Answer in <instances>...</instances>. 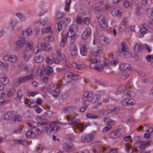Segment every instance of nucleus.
I'll return each mask as SVG.
<instances>
[{
	"instance_id": "nucleus-1",
	"label": "nucleus",
	"mask_w": 153,
	"mask_h": 153,
	"mask_svg": "<svg viewBox=\"0 0 153 153\" xmlns=\"http://www.w3.org/2000/svg\"><path fill=\"white\" fill-rule=\"evenodd\" d=\"M103 51V48L100 44L98 45V49L96 51L92 50L91 51V59L92 61L90 63V66L94 69L98 71L101 72L103 71L104 68L102 67L98 66L97 63L100 62V57L99 54L102 53Z\"/></svg>"
},
{
	"instance_id": "nucleus-2",
	"label": "nucleus",
	"mask_w": 153,
	"mask_h": 153,
	"mask_svg": "<svg viewBox=\"0 0 153 153\" xmlns=\"http://www.w3.org/2000/svg\"><path fill=\"white\" fill-rule=\"evenodd\" d=\"M56 56L53 58L54 63L57 64H61L65 62V58L64 54L61 52L60 49H57L56 51Z\"/></svg>"
},
{
	"instance_id": "nucleus-3",
	"label": "nucleus",
	"mask_w": 153,
	"mask_h": 153,
	"mask_svg": "<svg viewBox=\"0 0 153 153\" xmlns=\"http://www.w3.org/2000/svg\"><path fill=\"white\" fill-rule=\"evenodd\" d=\"M60 122L58 121H55L50 123L49 126L45 129L46 133L49 134L51 132H55L59 130L60 127L59 126H57V124H60Z\"/></svg>"
},
{
	"instance_id": "nucleus-4",
	"label": "nucleus",
	"mask_w": 153,
	"mask_h": 153,
	"mask_svg": "<svg viewBox=\"0 0 153 153\" xmlns=\"http://www.w3.org/2000/svg\"><path fill=\"white\" fill-rule=\"evenodd\" d=\"M40 133V130L38 128L34 127L28 130L26 134V136L27 138H28L31 137L34 138L39 135Z\"/></svg>"
},
{
	"instance_id": "nucleus-5",
	"label": "nucleus",
	"mask_w": 153,
	"mask_h": 153,
	"mask_svg": "<svg viewBox=\"0 0 153 153\" xmlns=\"http://www.w3.org/2000/svg\"><path fill=\"white\" fill-rule=\"evenodd\" d=\"M152 144V142L151 141L138 142L135 143L134 147L135 149L138 148L140 150H143L147 146H150Z\"/></svg>"
},
{
	"instance_id": "nucleus-6",
	"label": "nucleus",
	"mask_w": 153,
	"mask_h": 153,
	"mask_svg": "<svg viewBox=\"0 0 153 153\" xmlns=\"http://www.w3.org/2000/svg\"><path fill=\"white\" fill-rule=\"evenodd\" d=\"M33 79V75L31 74L26 76L18 78L14 82L15 85L17 86L22 82H25Z\"/></svg>"
},
{
	"instance_id": "nucleus-7",
	"label": "nucleus",
	"mask_w": 153,
	"mask_h": 153,
	"mask_svg": "<svg viewBox=\"0 0 153 153\" xmlns=\"http://www.w3.org/2000/svg\"><path fill=\"white\" fill-rule=\"evenodd\" d=\"M20 38V40L16 42V47L14 48L15 51L16 52L19 51L20 49L23 48L25 45V38H24V37L21 36Z\"/></svg>"
},
{
	"instance_id": "nucleus-8",
	"label": "nucleus",
	"mask_w": 153,
	"mask_h": 153,
	"mask_svg": "<svg viewBox=\"0 0 153 153\" xmlns=\"http://www.w3.org/2000/svg\"><path fill=\"white\" fill-rule=\"evenodd\" d=\"M94 139V136L91 134H85L81 137V142L82 143H87L92 141Z\"/></svg>"
},
{
	"instance_id": "nucleus-9",
	"label": "nucleus",
	"mask_w": 153,
	"mask_h": 153,
	"mask_svg": "<svg viewBox=\"0 0 153 153\" xmlns=\"http://www.w3.org/2000/svg\"><path fill=\"white\" fill-rule=\"evenodd\" d=\"M3 59L6 61H8L11 63H14L17 61V56L14 55H6L4 56Z\"/></svg>"
},
{
	"instance_id": "nucleus-10",
	"label": "nucleus",
	"mask_w": 153,
	"mask_h": 153,
	"mask_svg": "<svg viewBox=\"0 0 153 153\" xmlns=\"http://www.w3.org/2000/svg\"><path fill=\"white\" fill-rule=\"evenodd\" d=\"M15 112L13 111L5 113L3 116V119L5 120H11L15 116Z\"/></svg>"
},
{
	"instance_id": "nucleus-11",
	"label": "nucleus",
	"mask_w": 153,
	"mask_h": 153,
	"mask_svg": "<svg viewBox=\"0 0 153 153\" xmlns=\"http://www.w3.org/2000/svg\"><path fill=\"white\" fill-rule=\"evenodd\" d=\"M38 119L39 121L36 123V125L38 127L42 125L47 124L49 123L48 121L44 117H39L38 118Z\"/></svg>"
},
{
	"instance_id": "nucleus-12",
	"label": "nucleus",
	"mask_w": 153,
	"mask_h": 153,
	"mask_svg": "<svg viewBox=\"0 0 153 153\" xmlns=\"http://www.w3.org/2000/svg\"><path fill=\"white\" fill-rule=\"evenodd\" d=\"M77 29V26L75 25H73L70 26L68 31L67 36L68 37H71L72 36L76 35L75 34L74 31Z\"/></svg>"
},
{
	"instance_id": "nucleus-13",
	"label": "nucleus",
	"mask_w": 153,
	"mask_h": 153,
	"mask_svg": "<svg viewBox=\"0 0 153 153\" xmlns=\"http://www.w3.org/2000/svg\"><path fill=\"white\" fill-rule=\"evenodd\" d=\"M65 76L72 80H76L78 78L77 75L74 74L70 72H66L65 74Z\"/></svg>"
},
{
	"instance_id": "nucleus-14",
	"label": "nucleus",
	"mask_w": 153,
	"mask_h": 153,
	"mask_svg": "<svg viewBox=\"0 0 153 153\" xmlns=\"http://www.w3.org/2000/svg\"><path fill=\"white\" fill-rule=\"evenodd\" d=\"M120 68L122 71H131V67L129 64L123 63L120 65Z\"/></svg>"
},
{
	"instance_id": "nucleus-15",
	"label": "nucleus",
	"mask_w": 153,
	"mask_h": 153,
	"mask_svg": "<svg viewBox=\"0 0 153 153\" xmlns=\"http://www.w3.org/2000/svg\"><path fill=\"white\" fill-rule=\"evenodd\" d=\"M98 22L101 27L103 28H106L107 27V24L104 17L98 18Z\"/></svg>"
},
{
	"instance_id": "nucleus-16",
	"label": "nucleus",
	"mask_w": 153,
	"mask_h": 153,
	"mask_svg": "<svg viewBox=\"0 0 153 153\" xmlns=\"http://www.w3.org/2000/svg\"><path fill=\"white\" fill-rule=\"evenodd\" d=\"M91 30L90 28H86L85 31L83 33L82 36V39H85L89 37L91 34Z\"/></svg>"
},
{
	"instance_id": "nucleus-17",
	"label": "nucleus",
	"mask_w": 153,
	"mask_h": 153,
	"mask_svg": "<svg viewBox=\"0 0 153 153\" xmlns=\"http://www.w3.org/2000/svg\"><path fill=\"white\" fill-rule=\"evenodd\" d=\"M33 31L31 28L27 29L25 31H23L22 32L21 36H23L24 38L25 37H28L29 36L31 35L32 34Z\"/></svg>"
},
{
	"instance_id": "nucleus-18",
	"label": "nucleus",
	"mask_w": 153,
	"mask_h": 153,
	"mask_svg": "<svg viewBox=\"0 0 153 153\" xmlns=\"http://www.w3.org/2000/svg\"><path fill=\"white\" fill-rule=\"evenodd\" d=\"M111 13L113 16L120 17L122 16V13L120 10L117 8L113 9L112 10Z\"/></svg>"
},
{
	"instance_id": "nucleus-19",
	"label": "nucleus",
	"mask_w": 153,
	"mask_h": 153,
	"mask_svg": "<svg viewBox=\"0 0 153 153\" xmlns=\"http://www.w3.org/2000/svg\"><path fill=\"white\" fill-rule=\"evenodd\" d=\"M44 71L45 73L48 75H51L53 74L52 68L49 65L46 66L45 68Z\"/></svg>"
},
{
	"instance_id": "nucleus-20",
	"label": "nucleus",
	"mask_w": 153,
	"mask_h": 153,
	"mask_svg": "<svg viewBox=\"0 0 153 153\" xmlns=\"http://www.w3.org/2000/svg\"><path fill=\"white\" fill-rule=\"evenodd\" d=\"M144 48V46L139 44H135L133 48L134 51L135 52H140L142 51Z\"/></svg>"
},
{
	"instance_id": "nucleus-21",
	"label": "nucleus",
	"mask_w": 153,
	"mask_h": 153,
	"mask_svg": "<svg viewBox=\"0 0 153 153\" xmlns=\"http://www.w3.org/2000/svg\"><path fill=\"white\" fill-rule=\"evenodd\" d=\"M120 133L118 131H113L109 134L110 137L113 139L118 138L120 137Z\"/></svg>"
},
{
	"instance_id": "nucleus-22",
	"label": "nucleus",
	"mask_w": 153,
	"mask_h": 153,
	"mask_svg": "<svg viewBox=\"0 0 153 153\" xmlns=\"http://www.w3.org/2000/svg\"><path fill=\"white\" fill-rule=\"evenodd\" d=\"M26 45L25 46V49L27 51H30L33 48V43L30 41H27L25 42Z\"/></svg>"
},
{
	"instance_id": "nucleus-23",
	"label": "nucleus",
	"mask_w": 153,
	"mask_h": 153,
	"mask_svg": "<svg viewBox=\"0 0 153 153\" xmlns=\"http://www.w3.org/2000/svg\"><path fill=\"white\" fill-rule=\"evenodd\" d=\"M148 27L146 24H143L140 29V32L142 34H145L147 33L148 32L147 29Z\"/></svg>"
},
{
	"instance_id": "nucleus-24",
	"label": "nucleus",
	"mask_w": 153,
	"mask_h": 153,
	"mask_svg": "<svg viewBox=\"0 0 153 153\" xmlns=\"http://www.w3.org/2000/svg\"><path fill=\"white\" fill-rule=\"evenodd\" d=\"M70 50L73 56H76L77 53V50L76 45L70 46Z\"/></svg>"
},
{
	"instance_id": "nucleus-25",
	"label": "nucleus",
	"mask_w": 153,
	"mask_h": 153,
	"mask_svg": "<svg viewBox=\"0 0 153 153\" xmlns=\"http://www.w3.org/2000/svg\"><path fill=\"white\" fill-rule=\"evenodd\" d=\"M125 150L128 153H132L134 152H135L131 146L128 144H125Z\"/></svg>"
},
{
	"instance_id": "nucleus-26",
	"label": "nucleus",
	"mask_w": 153,
	"mask_h": 153,
	"mask_svg": "<svg viewBox=\"0 0 153 153\" xmlns=\"http://www.w3.org/2000/svg\"><path fill=\"white\" fill-rule=\"evenodd\" d=\"M41 48L44 51H49L52 49L51 47L49 45L45 43H43L41 44Z\"/></svg>"
},
{
	"instance_id": "nucleus-27",
	"label": "nucleus",
	"mask_w": 153,
	"mask_h": 153,
	"mask_svg": "<svg viewBox=\"0 0 153 153\" xmlns=\"http://www.w3.org/2000/svg\"><path fill=\"white\" fill-rule=\"evenodd\" d=\"M94 12L97 15L99 16L101 15L102 13V9H101L99 7H94Z\"/></svg>"
},
{
	"instance_id": "nucleus-28",
	"label": "nucleus",
	"mask_w": 153,
	"mask_h": 153,
	"mask_svg": "<svg viewBox=\"0 0 153 153\" xmlns=\"http://www.w3.org/2000/svg\"><path fill=\"white\" fill-rule=\"evenodd\" d=\"M63 148L65 151H70L71 150L72 146L66 143H64L62 145Z\"/></svg>"
},
{
	"instance_id": "nucleus-29",
	"label": "nucleus",
	"mask_w": 153,
	"mask_h": 153,
	"mask_svg": "<svg viewBox=\"0 0 153 153\" xmlns=\"http://www.w3.org/2000/svg\"><path fill=\"white\" fill-rule=\"evenodd\" d=\"M60 91V90L59 88L58 87H56L53 90L52 94H52L53 96L56 97L59 94Z\"/></svg>"
},
{
	"instance_id": "nucleus-30",
	"label": "nucleus",
	"mask_w": 153,
	"mask_h": 153,
	"mask_svg": "<svg viewBox=\"0 0 153 153\" xmlns=\"http://www.w3.org/2000/svg\"><path fill=\"white\" fill-rule=\"evenodd\" d=\"M24 94V93L23 91L21 90L17 94V96L15 98L16 100L18 101L20 100L23 97Z\"/></svg>"
},
{
	"instance_id": "nucleus-31",
	"label": "nucleus",
	"mask_w": 153,
	"mask_h": 153,
	"mask_svg": "<svg viewBox=\"0 0 153 153\" xmlns=\"http://www.w3.org/2000/svg\"><path fill=\"white\" fill-rule=\"evenodd\" d=\"M25 103L27 104L29 106L31 107H33L35 105V102L34 101H31L30 100L26 99L25 101Z\"/></svg>"
},
{
	"instance_id": "nucleus-32",
	"label": "nucleus",
	"mask_w": 153,
	"mask_h": 153,
	"mask_svg": "<svg viewBox=\"0 0 153 153\" xmlns=\"http://www.w3.org/2000/svg\"><path fill=\"white\" fill-rule=\"evenodd\" d=\"M124 94L127 97H133L134 96V94L132 92L129 91H126L124 92Z\"/></svg>"
},
{
	"instance_id": "nucleus-33",
	"label": "nucleus",
	"mask_w": 153,
	"mask_h": 153,
	"mask_svg": "<svg viewBox=\"0 0 153 153\" xmlns=\"http://www.w3.org/2000/svg\"><path fill=\"white\" fill-rule=\"evenodd\" d=\"M55 89L54 85L53 84H51L48 86L47 91L50 94H51Z\"/></svg>"
},
{
	"instance_id": "nucleus-34",
	"label": "nucleus",
	"mask_w": 153,
	"mask_h": 153,
	"mask_svg": "<svg viewBox=\"0 0 153 153\" xmlns=\"http://www.w3.org/2000/svg\"><path fill=\"white\" fill-rule=\"evenodd\" d=\"M70 37L71 38L70 43V46L75 45L74 44V43L76 39L78 37V35H74V36Z\"/></svg>"
},
{
	"instance_id": "nucleus-35",
	"label": "nucleus",
	"mask_w": 153,
	"mask_h": 153,
	"mask_svg": "<svg viewBox=\"0 0 153 153\" xmlns=\"http://www.w3.org/2000/svg\"><path fill=\"white\" fill-rule=\"evenodd\" d=\"M67 120L68 121H71V122H69L68 123V125H73L74 124H77L78 123H79L80 122V121L79 120H78V122H76V121H74V120H73V119L71 118L70 119V117H67Z\"/></svg>"
},
{
	"instance_id": "nucleus-36",
	"label": "nucleus",
	"mask_w": 153,
	"mask_h": 153,
	"mask_svg": "<svg viewBox=\"0 0 153 153\" xmlns=\"http://www.w3.org/2000/svg\"><path fill=\"white\" fill-rule=\"evenodd\" d=\"M104 94L103 92H102L101 93H100V95L98 94H96L94 97V100H95L94 101V102H98L100 99L101 95H103Z\"/></svg>"
},
{
	"instance_id": "nucleus-37",
	"label": "nucleus",
	"mask_w": 153,
	"mask_h": 153,
	"mask_svg": "<svg viewBox=\"0 0 153 153\" xmlns=\"http://www.w3.org/2000/svg\"><path fill=\"white\" fill-rule=\"evenodd\" d=\"M62 40L61 42L60 46L63 47L67 41V36L65 35L63 36L62 37Z\"/></svg>"
},
{
	"instance_id": "nucleus-38",
	"label": "nucleus",
	"mask_w": 153,
	"mask_h": 153,
	"mask_svg": "<svg viewBox=\"0 0 153 153\" xmlns=\"http://www.w3.org/2000/svg\"><path fill=\"white\" fill-rule=\"evenodd\" d=\"M11 27L13 28H14L17 24V19L13 18L10 21Z\"/></svg>"
},
{
	"instance_id": "nucleus-39",
	"label": "nucleus",
	"mask_w": 153,
	"mask_h": 153,
	"mask_svg": "<svg viewBox=\"0 0 153 153\" xmlns=\"http://www.w3.org/2000/svg\"><path fill=\"white\" fill-rule=\"evenodd\" d=\"M43 58L42 56H37L34 58V61L36 63H40L42 62Z\"/></svg>"
},
{
	"instance_id": "nucleus-40",
	"label": "nucleus",
	"mask_w": 153,
	"mask_h": 153,
	"mask_svg": "<svg viewBox=\"0 0 153 153\" xmlns=\"http://www.w3.org/2000/svg\"><path fill=\"white\" fill-rule=\"evenodd\" d=\"M147 61L148 62H150V66L152 67V64H153V56L151 55H148L146 57Z\"/></svg>"
},
{
	"instance_id": "nucleus-41",
	"label": "nucleus",
	"mask_w": 153,
	"mask_h": 153,
	"mask_svg": "<svg viewBox=\"0 0 153 153\" xmlns=\"http://www.w3.org/2000/svg\"><path fill=\"white\" fill-rule=\"evenodd\" d=\"M118 62V59L116 58H114L111 61V64L112 66L116 65Z\"/></svg>"
},
{
	"instance_id": "nucleus-42",
	"label": "nucleus",
	"mask_w": 153,
	"mask_h": 153,
	"mask_svg": "<svg viewBox=\"0 0 153 153\" xmlns=\"http://www.w3.org/2000/svg\"><path fill=\"white\" fill-rule=\"evenodd\" d=\"M74 109V108L73 107L69 106L64 108L63 111L65 113H66L72 111Z\"/></svg>"
},
{
	"instance_id": "nucleus-43",
	"label": "nucleus",
	"mask_w": 153,
	"mask_h": 153,
	"mask_svg": "<svg viewBox=\"0 0 153 153\" xmlns=\"http://www.w3.org/2000/svg\"><path fill=\"white\" fill-rule=\"evenodd\" d=\"M2 84L3 85H6L9 82V80L8 78L7 77H4L1 79Z\"/></svg>"
},
{
	"instance_id": "nucleus-44",
	"label": "nucleus",
	"mask_w": 153,
	"mask_h": 153,
	"mask_svg": "<svg viewBox=\"0 0 153 153\" xmlns=\"http://www.w3.org/2000/svg\"><path fill=\"white\" fill-rule=\"evenodd\" d=\"M80 53L82 56H85L86 55L87 51L85 46L83 45L81 47L80 49Z\"/></svg>"
},
{
	"instance_id": "nucleus-45",
	"label": "nucleus",
	"mask_w": 153,
	"mask_h": 153,
	"mask_svg": "<svg viewBox=\"0 0 153 153\" xmlns=\"http://www.w3.org/2000/svg\"><path fill=\"white\" fill-rule=\"evenodd\" d=\"M146 13L150 17H153V9L148 8L146 10Z\"/></svg>"
},
{
	"instance_id": "nucleus-46",
	"label": "nucleus",
	"mask_w": 153,
	"mask_h": 153,
	"mask_svg": "<svg viewBox=\"0 0 153 153\" xmlns=\"http://www.w3.org/2000/svg\"><path fill=\"white\" fill-rule=\"evenodd\" d=\"M41 48H40L38 45H37L34 48L33 51V53L36 54L40 52L41 51Z\"/></svg>"
},
{
	"instance_id": "nucleus-47",
	"label": "nucleus",
	"mask_w": 153,
	"mask_h": 153,
	"mask_svg": "<svg viewBox=\"0 0 153 153\" xmlns=\"http://www.w3.org/2000/svg\"><path fill=\"white\" fill-rule=\"evenodd\" d=\"M17 144H20L24 146H25L27 143V141L24 140H17L15 141Z\"/></svg>"
},
{
	"instance_id": "nucleus-48",
	"label": "nucleus",
	"mask_w": 153,
	"mask_h": 153,
	"mask_svg": "<svg viewBox=\"0 0 153 153\" xmlns=\"http://www.w3.org/2000/svg\"><path fill=\"white\" fill-rule=\"evenodd\" d=\"M121 46L122 47L121 51L122 52H125L127 48L126 47V45L125 42H121Z\"/></svg>"
},
{
	"instance_id": "nucleus-49",
	"label": "nucleus",
	"mask_w": 153,
	"mask_h": 153,
	"mask_svg": "<svg viewBox=\"0 0 153 153\" xmlns=\"http://www.w3.org/2000/svg\"><path fill=\"white\" fill-rule=\"evenodd\" d=\"M93 95V93L91 92L88 91L86 92L84 95V98H83V100H85V98H89L91 97Z\"/></svg>"
},
{
	"instance_id": "nucleus-50",
	"label": "nucleus",
	"mask_w": 153,
	"mask_h": 153,
	"mask_svg": "<svg viewBox=\"0 0 153 153\" xmlns=\"http://www.w3.org/2000/svg\"><path fill=\"white\" fill-rule=\"evenodd\" d=\"M46 114L48 117L51 118H53L54 117V113L50 110H49L46 113Z\"/></svg>"
},
{
	"instance_id": "nucleus-51",
	"label": "nucleus",
	"mask_w": 153,
	"mask_h": 153,
	"mask_svg": "<svg viewBox=\"0 0 153 153\" xmlns=\"http://www.w3.org/2000/svg\"><path fill=\"white\" fill-rule=\"evenodd\" d=\"M15 90L14 88H10L9 91L8 92L7 94L8 97H10L15 92Z\"/></svg>"
},
{
	"instance_id": "nucleus-52",
	"label": "nucleus",
	"mask_w": 153,
	"mask_h": 153,
	"mask_svg": "<svg viewBox=\"0 0 153 153\" xmlns=\"http://www.w3.org/2000/svg\"><path fill=\"white\" fill-rule=\"evenodd\" d=\"M13 118H14V121L15 122L20 121L22 120L21 117L18 115H16L15 113V116L13 117Z\"/></svg>"
},
{
	"instance_id": "nucleus-53",
	"label": "nucleus",
	"mask_w": 153,
	"mask_h": 153,
	"mask_svg": "<svg viewBox=\"0 0 153 153\" xmlns=\"http://www.w3.org/2000/svg\"><path fill=\"white\" fill-rule=\"evenodd\" d=\"M128 105H134L135 103V101L133 99H127Z\"/></svg>"
},
{
	"instance_id": "nucleus-54",
	"label": "nucleus",
	"mask_w": 153,
	"mask_h": 153,
	"mask_svg": "<svg viewBox=\"0 0 153 153\" xmlns=\"http://www.w3.org/2000/svg\"><path fill=\"white\" fill-rule=\"evenodd\" d=\"M38 94V91L28 92L27 93V95L30 97H34L35 95Z\"/></svg>"
},
{
	"instance_id": "nucleus-55",
	"label": "nucleus",
	"mask_w": 153,
	"mask_h": 153,
	"mask_svg": "<svg viewBox=\"0 0 153 153\" xmlns=\"http://www.w3.org/2000/svg\"><path fill=\"white\" fill-rule=\"evenodd\" d=\"M51 28L50 27H47L42 30V31L43 33H48L51 32Z\"/></svg>"
},
{
	"instance_id": "nucleus-56",
	"label": "nucleus",
	"mask_w": 153,
	"mask_h": 153,
	"mask_svg": "<svg viewBox=\"0 0 153 153\" xmlns=\"http://www.w3.org/2000/svg\"><path fill=\"white\" fill-rule=\"evenodd\" d=\"M48 22V19L45 18L41 19L40 21V23L42 25H44L47 24Z\"/></svg>"
},
{
	"instance_id": "nucleus-57",
	"label": "nucleus",
	"mask_w": 153,
	"mask_h": 153,
	"mask_svg": "<svg viewBox=\"0 0 153 153\" xmlns=\"http://www.w3.org/2000/svg\"><path fill=\"white\" fill-rule=\"evenodd\" d=\"M86 116L88 118L93 119H97L99 117L97 116H96L91 114H86Z\"/></svg>"
},
{
	"instance_id": "nucleus-58",
	"label": "nucleus",
	"mask_w": 153,
	"mask_h": 153,
	"mask_svg": "<svg viewBox=\"0 0 153 153\" xmlns=\"http://www.w3.org/2000/svg\"><path fill=\"white\" fill-rule=\"evenodd\" d=\"M127 21L126 18H124L121 23V25L123 26V29H124L127 25Z\"/></svg>"
},
{
	"instance_id": "nucleus-59",
	"label": "nucleus",
	"mask_w": 153,
	"mask_h": 153,
	"mask_svg": "<svg viewBox=\"0 0 153 153\" xmlns=\"http://www.w3.org/2000/svg\"><path fill=\"white\" fill-rule=\"evenodd\" d=\"M119 109L114 108V109H113L108 110L107 111V114H111V113H113L115 111H119Z\"/></svg>"
},
{
	"instance_id": "nucleus-60",
	"label": "nucleus",
	"mask_w": 153,
	"mask_h": 153,
	"mask_svg": "<svg viewBox=\"0 0 153 153\" xmlns=\"http://www.w3.org/2000/svg\"><path fill=\"white\" fill-rule=\"evenodd\" d=\"M35 109V111L37 113H40L42 111V109L39 107H38L37 106L35 105L33 107Z\"/></svg>"
},
{
	"instance_id": "nucleus-61",
	"label": "nucleus",
	"mask_w": 153,
	"mask_h": 153,
	"mask_svg": "<svg viewBox=\"0 0 153 153\" xmlns=\"http://www.w3.org/2000/svg\"><path fill=\"white\" fill-rule=\"evenodd\" d=\"M85 67V65L83 64H77L76 69L78 70H82Z\"/></svg>"
},
{
	"instance_id": "nucleus-62",
	"label": "nucleus",
	"mask_w": 153,
	"mask_h": 153,
	"mask_svg": "<svg viewBox=\"0 0 153 153\" xmlns=\"http://www.w3.org/2000/svg\"><path fill=\"white\" fill-rule=\"evenodd\" d=\"M46 62L47 64L51 65L53 63V60L49 57H47L46 58Z\"/></svg>"
},
{
	"instance_id": "nucleus-63",
	"label": "nucleus",
	"mask_w": 153,
	"mask_h": 153,
	"mask_svg": "<svg viewBox=\"0 0 153 153\" xmlns=\"http://www.w3.org/2000/svg\"><path fill=\"white\" fill-rule=\"evenodd\" d=\"M83 22L84 24L87 25H88L90 22L89 19L88 18H85L83 19Z\"/></svg>"
},
{
	"instance_id": "nucleus-64",
	"label": "nucleus",
	"mask_w": 153,
	"mask_h": 153,
	"mask_svg": "<svg viewBox=\"0 0 153 153\" xmlns=\"http://www.w3.org/2000/svg\"><path fill=\"white\" fill-rule=\"evenodd\" d=\"M36 123L35 122L32 123L27 122V124L30 127H32L33 128L36 127Z\"/></svg>"
}]
</instances>
